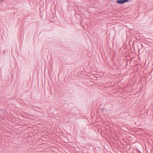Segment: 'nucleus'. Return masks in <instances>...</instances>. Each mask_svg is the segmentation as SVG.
I'll return each mask as SVG.
<instances>
[{
  "label": "nucleus",
  "mask_w": 153,
  "mask_h": 153,
  "mask_svg": "<svg viewBox=\"0 0 153 153\" xmlns=\"http://www.w3.org/2000/svg\"><path fill=\"white\" fill-rule=\"evenodd\" d=\"M4 0H0V2H2Z\"/></svg>",
  "instance_id": "nucleus-1"
}]
</instances>
